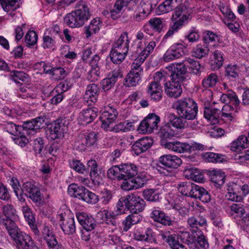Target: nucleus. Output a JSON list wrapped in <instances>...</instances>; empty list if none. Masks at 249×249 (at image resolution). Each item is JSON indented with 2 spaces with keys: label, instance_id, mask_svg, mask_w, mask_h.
Returning <instances> with one entry per match:
<instances>
[{
  "label": "nucleus",
  "instance_id": "f257e3e1",
  "mask_svg": "<svg viewBox=\"0 0 249 249\" xmlns=\"http://www.w3.org/2000/svg\"><path fill=\"white\" fill-rule=\"evenodd\" d=\"M4 226L17 249H36L38 248L32 238L22 231L15 222L8 221Z\"/></svg>",
  "mask_w": 249,
  "mask_h": 249
},
{
  "label": "nucleus",
  "instance_id": "f03ea898",
  "mask_svg": "<svg viewBox=\"0 0 249 249\" xmlns=\"http://www.w3.org/2000/svg\"><path fill=\"white\" fill-rule=\"evenodd\" d=\"M173 108L178 115L188 120H194L197 114L198 107L196 102L190 98H183L175 101Z\"/></svg>",
  "mask_w": 249,
  "mask_h": 249
},
{
  "label": "nucleus",
  "instance_id": "7ed1b4c3",
  "mask_svg": "<svg viewBox=\"0 0 249 249\" xmlns=\"http://www.w3.org/2000/svg\"><path fill=\"white\" fill-rule=\"evenodd\" d=\"M178 189L182 195L199 199L203 202L207 203L211 200L210 195L205 188L192 182H181Z\"/></svg>",
  "mask_w": 249,
  "mask_h": 249
},
{
  "label": "nucleus",
  "instance_id": "20e7f679",
  "mask_svg": "<svg viewBox=\"0 0 249 249\" xmlns=\"http://www.w3.org/2000/svg\"><path fill=\"white\" fill-rule=\"evenodd\" d=\"M21 192L30 198L38 205H42L44 202L43 196L41 194L39 188L34 181H26L21 188Z\"/></svg>",
  "mask_w": 249,
  "mask_h": 249
},
{
  "label": "nucleus",
  "instance_id": "39448f33",
  "mask_svg": "<svg viewBox=\"0 0 249 249\" xmlns=\"http://www.w3.org/2000/svg\"><path fill=\"white\" fill-rule=\"evenodd\" d=\"M57 218L60 219L61 228L67 234H73L75 232L76 227L72 214L66 207L63 211L60 210Z\"/></svg>",
  "mask_w": 249,
  "mask_h": 249
},
{
  "label": "nucleus",
  "instance_id": "423d86ee",
  "mask_svg": "<svg viewBox=\"0 0 249 249\" xmlns=\"http://www.w3.org/2000/svg\"><path fill=\"white\" fill-rule=\"evenodd\" d=\"M46 116L43 114L37 117L23 123L22 129L23 133L29 135H34L44 127L43 124L47 123Z\"/></svg>",
  "mask_w": 249,
  "mask_h": 249
},
{
  "label": "nucleus",
  "instance_id": "0eeeda50",
  "mask_svg": "<svg viewBox=\"0 0 249 249\" xmlns=\"http://www.w3.org/2000/svg\"><path fill=\"white\" fill-rule=\"evenodd\" d=\"M160 117L155 113H150L140 124L138 131L142 134L151 133L157 130Z\"/></svg>",
  "mask_w": 249,
  "mask_h": 249
},
{
  "label": "nucleus",
  "instance_id": "6e6552de",
  "mask_svg": "<svg viewBox=\"0 0 249 249\" xmlns=\"http://www.w3.org/2000/svg\"><path fill=\"white\" fill-rule=\"evenodd\" d=\"M185 46L181 43L172 45L165 52L162 59L165 62H169L180 58L184 54Z\"/></svg>",
  "mask_w": 249,
  "mask_h": 249
},
{
  "label": "nucleus",
  "instance_id": "1a4fd4ad",
  "mask_svg": "<svg viewBox=\"0 0 249 249\" xmlns=\"http://www.w3.org/2000/svg\"><path fill=\"white\" fill-rule=\"evenodd\" d=\"M118 114L115 108L109 106L106 107L101 116L102 122V128L106 131L108 129V128L112 126V124L116 119Z\"/></svg>",
  "mask_w": 249,
  "mask_h": 249
},
{
  "label": "nucleus",
  "instance_id": "9d476101",
  "mask_svg": "<svg viewBox=\"0 0 249 249\" xmlns=\"http://www.w3.org/2000/svg\"><path fill=\"white\" fill-rule=\"evenodd\" d=\"M67 129L64 120H57L54 122L49 128L48 137L52 140L59 139L63 136L64 132Z\"/></svg>",
  "mask_w": 249,
  "mask_h": 249
},
{
  "label": "nucleus",
  "instance_id": "9b49d317",
  "mask_svg": "<svg viewBox=\"0 0 249 249\" xmlns=\"http://www.w3.org/2000/svg\"><path fill=\"white\" fill-rule=\"evenodd\" d=\"M189 15L186 7L182 5L174 11L171 19L172 23L181 28L188 21Z\"/></svg>",
  "mask_w": 249,
  "mask_h": 249
},
{
  "label": "nucleus",
  "instance_id": "f8f14e48",
  "mask_svg": "<svg viewBox=\"0 0 249 249\" xmlns=\"http://www.w3.org/2000/svg\"><path fill=\"white\" fill-rule=\"evenodd\" d=\"M79 138H81V140H78L75 145L80 151H84L87 147L93 145L97 140V135L93 132L87 135H80Z\"/></svg>",
  "mask_w": 249,
  "mask_h": 249
},
{
  "label": "nucleus",
  "instance_id": "ddd939ff",
  "mask_svg": "<svg viewBox=\"0 0 249 249\" xmlns=\"http://www.w3.org/2000/svg\"><path fill=\"white\" fill-rule=\"evenodd\" d=\"M183 0H165L160 4L156 9L158 15L168 13L173 10L175 11L180 6H182Z\"/></svg>",
  "mask_w": 249,
  "mask_h": 249
},
{
  "label": "nucleus",
  "instance_id": "4468645a",
  "mask_svg": "<svg viewBox=\"0 0 249 249\" xmlns=\"http://www.w3.org/2000/svg\"><path fill=\"white\" fill-rule=\"evenodd\" d=\"M87 20L74 11L67 14L64 18L65 23L71 28L81 27L84 24L85 21Z\"/></svg>",
  "mask_w": 249,
  "mask_h": 249
},
{
  "label": "nucleus",
  "instance_id": "2eb2a0df",
  "mask_svg": "<svg viewBox=\"0 0 249 249\" xmlns=\"http://www.w3.org/2000/svg\"><path fill=\"white\" fill-rule=\"evenodd\" d=\"M153 143V139L149 137H144L135 142L132 149L135 154L139 155L149 149Z\"/></svg>",
  "mask_w": 249,
  "mask_h": 249
},
{
  "label": "nucleus",
  "instance_id": "dca6fc26",
  "mask_svg": "<svg viewBox=\"0 0 249 249\" xmlns=\"http://www.w3.org/2000/svg\"><path fill=\"white\" fill-rule=\"evenodd\" d=\"M42 237L46 241L49 249H64L62 245L58 244L55 236L48 227L44 228Z\"/></svg>",
  "mask_w": 249,
  "mask_h": 249
},
{
  "label": "nucleus",
  "instance_id": "f3484780",
  "mask_svg": "<svg viewBox=\"0 0 249 249\" xmlns=\"http://www.w3.org/2000/svg\"><path fill=\"white\" fill-rule=\"evenodd\" d=\"M159 238L166 242L171 249H187L183 245L179 243L176 239L175 234H171L167 232H161L158 235Z\"/></svg>",
  "mask_w": 249,
  "mask_h": 249
},
{
  "label": "nucleus",
  "instance_id": "a211bd4d",
  "mask_svg": "<svg viewBox=\"0 0 249 249\" xmlns=\"http://www.w3.org/2000/svg\"><path fill=\"white\" fill-rule=\"evenodd\" d=\"M179 80L168 81V83L165 84V91L167 95L171 97L177 98L180 96L182 93V88Z\"/></svg>",
  "mask_w": 249,
  "mask_h": 249
},
{
  "label": "nucleus",
  "instance_id": "6ab92c4d",
  "mask_svg": "<svg viewBox=\"0 0 249 249\" xmlns=\"http://www.w3.org/2000/svg\"><path fill=\"white\" fill-rule=\"evenodd\" d=\"M76 217L80 224L87 231H91L96 226L94 218L87 213L81 212L76 214Z\"/></svg>",
  "mask_w": 249,
  "mask_h": 249
},
{
  "label": "nucleus",
  "instance_id": "aec40b11",
  "mask_svg": "<svg viewBox=\"0 0 249 249\" xmlns=\"http://www.w3.org/2000/svg\"><path fill=\"white\" fill-rule=\"evenodd\" d=\"M129 210L131 213H141L144 209L145 202L139 196L132 194L128 195Z\"/></svg>",
  "mask_w": 249,
  "mask_h": 249
},
{
  "label": "nucleus",
  "instance_id": "412c9836",
  "mask_svg": "<svg viewBox=\"0 0 249 249\" xmlns=\"http://www.w3.org/2000/svg\"><path fill=\"white\" fill-rule=\"evenodd\" d=\"M1 211L3 215L5 218H1L0 220V224L5 226L6 223L8 221L15 222L14 220L18 218L17 211L13 205L7 204L2 207Z\"/></svg>",
  "mask_w": 249,
  "mask_h": 249
},
{
  "label": "nucleus",
  "instance_id": "4be33fe9",
  "mask_svg": "<svg viewBox=\"0 0 249 249\" xmlns=\"http://www.w3.org/2000/svg\"><path fill=\"white\" fill-rule=\"evenodd\" d=\"M159 162L166 167L175 169L180 165L182 160L177 156L165 155L159 158Z\"/></svg>",
  "mask_w": 249,
  "mask_h": 249
},
{
  "label": "nucleus",
  "instance_id": "5701e85b",
  "mask_svg": "<svg viewBox=\"0 0 249 249\" xmlns=\"http://www.w3.org/2000/svg\"><path fill=\"white\" fill-rule=\"evenodd\" d=\"M150 217L154 221L158 222L164 226L172 225L171 218L166 215L165 213L158 208H154L151 213Z\"/></svg>",
  "mask_w": 249,
  "mask_h": 249
},
{
  "label": "nucleus",
  "instance_id": "b1692460",
  "mask_svg": "<svg viewBox=\"0 0 249 249\" xmlns=\"http://www.w3.org/2000/svg\"><path fill=\"white\" fill-rule=\"evenodd\" d=\"M162 144L166 148L173 151L178 153H184L188 152L190 144L185 142H180L178 141L167 142L162 140Z\"/></svg>",
  "mask_w": 249,
  "mask_h": 249
},
{
  "label": "nucleus",
  "instance_id": "393cba45",
  "mask_svg": "<svg viewBox=\"0 0 249 249\" xmlns=\"http://www.w3.org/2000/svg\"><path fill=\"white\" fill-rule=\"evenodd\" d=\"M98 112V109L95 107L83 110L79 114V121L83 125L89 124L96 118Z\"/></svg>",
  "mask_w": 249,
  "mask_h": 249
},
{
  "label": "nucleus",
  "instance_id": "a878e982",
  "mask_svg": "<svg viewBox=\"0 0 249 249\" xmlns=\"http://www.w3.org/2000/svg\"><path fill=\"white\" fill-rule=\"evenodd\" d=\"M122 179H130L137 175L138 167L133 163H124L121 165Z\"/></svg>",
  "mask_w": 249,
  "mask_h": 249
},
{
  "label": "nucleus",
  "instance_id": "bb28decb",
  "mask_svg": "<svg viewBox=\"0 0 249 249\" xmlns=\"http://www.w3.org/2000/svg\"><path fill=\"white\" fill-rule=\"evenodd\" d=\"M131 213V214L128 215L122 223L123 230L124 231H127L132 225L138 224L142 220V217L139 214L140 213Z\"/></svg>",
  "mask_w": 249,
  "mask_h": 249
},
{
  "label": "nucleus",
  "instance_id": "cd10ccee",
  "mask_svg": "<svg viewBox=\"0 0 249 249\" xmlns=\"http://www.w3.org/2000/svg\"><path fill=\"white\" fill-rule=\"evenodd\" d=\"M129 39L127 32L122 33L114 42L113 48L128 51Z\"/></svg>",
  "mask_w": 249,
  "mask_h": 249
},
{
  "label": "nucleus",
  "instance_id": "c85d7f7f",
  "mask_svg": "<svg viewBox=\"0 0 249 249\" xmlns=\"http://www.w3.org/2000/svg\"><path fill=\"white\" fill-rule=\"evenodd\" d=\"M147 92L151 99L155 101H159L162 98V89L160 85L151 82L148 86Z\"/></svg>",
  "mask_w": 249,
  "mask_h": 249
},
{
  "label": "nucleus",
  "instance_id": "c756f323",
  "mask_svg": "<svg viewBox=\"0 0 249 249\" xmlns=\"http://www.w3.org/2000/svg\"><path fill=\"white\" fill-rule=\"evenodd\" d=\"M220 113L221 110L216 108L205 107L204 111V117L213 124L218 122Z\"/></svg>",
  "mask_w": 249,
  "mask_h": 249
},
{
  "label": "nucleus",
  "instance_id": "7c9ffc66",
  "mask_svg": "<svg viewBox=\"0 0 249 249\" xmlns=\"http://www.w3.org/2000/svg\"><path fill=\"white\" fill-rule=\"evenodd\" d=\"M184 62L187 64L189 70L191 71L192 73L197 76H199L204 69L200 62L194 58L186 57L184 59Z\"/></svg>",
  "mask_w": 249,
  "mask_h": 249
},
{
  "label": "nucleus",
  "instance_id": "2f4dec72",
  "mask_svg": "<svg viewBox=\"0 0 249 249\" xmlns=\"http://www.w3.org/2000/svg\"><path fill=\"white\" fill-rule=\"evenodd\" d=\"M102 22L99 18H95L92 19L88 26L84 27L86 37L89 38L92 35L98 32L101 27Z\"/></svg>",
  "mask_w": 249,
  "mask_h": 249
},
{
  "label": "nucleus",
  "instance_id": "473e14b6",
  "mask_svg": "<svg viewBox=\"0 0 249 249\" xmlns=\"http://www.w3.org/2000/svg\"><path fill=\"white\" fill-rule=\"evenodd\" d=\"M187 64L184 62V59L181 63H177L175 67L174 71L170 75L173 80L182 81L184 79L183 75L187 72Z\"/></svg>",
  "mask_w": 249,
  "mask_h": 249
},
{
  "label": "nucleus",
  "instance_id": "72a5a7b5",
  "mask_svg": "<svg viewBox=\"0 0 249 249\" xmlns=\"http://www.w3.org/2000/svg\"><path fill=\"white\" fill-rule=\"evenodd\" d=\"M88 170L92 180L99 178L102 171L96 160H90L87 163Z\"/></svg>",
  "mask_w": 249,
  "mask_h": 249
},
{
  "label": "nucleus",
  "instance_id": "f704fd0d",
  "mask_svg": "<svg viewBox=\"0 0 249 249\" xmlns=\"http://www.w3.org/2000/svg\"><path fill=\"white\" fill-rule=\"evenodd\" d=\"M100 89L95 84H91L87 86L85 98L90 100L92 102H95L97 100Z\"/></svg>",
  "mask_w": 249,
  "mask_h": 249
},
{
  "label": "nucleus",
  "instance_id": "c9c22d12",
  "mask_svg": "<svg viewBox=\"0 0 249 249\" xmlns=\"http://www.w3.org/2000/svg\"><path fill=\"white\" fill-rule=\"evenodd\" d=\"M128 52L127 51L124 52L123 50L113 48L110 53L111 61L114 64H120L124 60Z\"/></svg>",
  "mask_w": 249,
  "mask_h": 249
},
{
  "label": "nucleus",
  "instance_id": "e433bc0d",
  "mask_svg": "<svg viewBox=\"0 0 249 249\" xmlns=\"http://www.w3.org/2000/svg\"><path fill=\"white\" fill-rule=\"evenodd\" d=\"M240 70L237 65L229 64L225 67V76L231 81H236L239 78Z\"/></svg>",
  "mask_w": 249,
  "mask_h": 249
},
{
  "label": "nucleus",
  "instance_id": "4c0bfd02",
  "mask_svg": "<svg viewBox=\"0 0 249 249\" xmlns=\"http://www.w3.org/2000/svg\"><path fill=\"white\" fill-rule=\"evenodd\" d=\"M249 145L248 138L245 135H241L231 143V148L233 151H240Z\"/></svg>",
  "mask_w": 249,
  "mask_h": 249
},
{
  "label": "nucleus",
  "instance_id": "58836bf2",
  "mask_svg": "<svg viewBox=\"0 0 249 249\" xmlns=\"http://www.w3.org/2000/svg\"><path fill=\"white\" fill-rule=\"evenodd\" d=\"M180 241L186 244L190 249H199L195 242V237L188 231L181 232L178 235Z\"/></svg>",
  "mask_w": 249,
  "mask_h": 249
},
{
  "label": "nucleus",
  "instance_id": "ea45409f",
  "mask_svg": "<svg viewBox=\"0 0 249 249\" xmlns=\"http://www.w3.org/2000/svg\"><path fill=\"white\" fill-rule=\"evenodd\" d=\"M219 78L215 73H211L205 76L202 80L201 85L205 89L214 88L218 82Z\"/></svg>",
  "mask_w": 249,
  "mask_h": 249
},
{
  "label": "nucleus",
  "instance_id": "a19ab883",
  "mask_svg": "<svg viewBox=\"0 0 249 249\" xmlns=\"http://www.w3.org/2000/svg\"><path fill=\"white\" fill-rule=\"evenodd\" d=\"M206 218L200 215H193L189 217L187 220L188 226L192 228L197 229L206 224Z\"/></svg>",
  "mask_w": 249,
  "mask_h": 249
},
{
  "label": "nucleus",
  "instance_id": "79ce46f5",
  "mask_svg": "<svg viewBox=\"0 0 249 249\" xmlns=\"http://www.w3.org/2000/svg\"><path fill=\"white\" fill-rule=\"evenodd\" d=\"M211 179L216 187H220L225 182V175L220 170H213L210 173Z\"/></svg>",
  "mask_w": 249,
  "mask_h": 249
},
{
  "label": "nucleus",
  "instance_id": "37998d69",
  "mask_svg": "<svg viewBox=\"0 0 249 249\" xmlns=\"http://www.w3.org/2000/svg\"><path fill=\"white\" fill-rule=\"evenodd\" d=\"M175 131L169 122L162 124L158 132L160 137L162 139L172 138L175 135Z\"/></svg>",
  "mask_w": 249,
  "mask_h": 249
},
{
  "label": "nucleus",
  "instance_id": "c03bdc74",
  "mask_svg": "<svg viewBox=\"0 0 249 249\" xmlns=\"http://www.w3.org/2000/svg\"><path fill=\"white\" fill-rule=\"evenodd\" d=\"M171 77L169 74L164 71H157L153 75V83L160 85L161 86L163 84L165 87V84L168 83V79Z\"/></svg>",
  "mask_w": 249,
  "mask_h": 249
},
{
  "label": "nucleus",
  "instance_id": "a18cd8bd",
  "mask_svg": "<svg viewBox=\"0 0 249 249\" xmlns=\"http://www.w3.org/2000/svg\"><path fill=\"white\" fill-rule=\"evenodd\" d=\"M75 10L74 11L77 14L82 16L84 18L88 20L90 16L89 8L87 3L83 0H80L76 4Z\"/></svg>",
  "mask_w": 249,
  "mask_h": 249
},
{
  "label": "nucleus",
  "instance_id": "49530a36",
  "mask_svg": "<svg viewBox=\"0 0 249 249\" xmlns=\"http://www.w3.org/2000/svg\"><path fill=\"white\" fill-rule=\"evenodd\" d=\"M127 1L117 0L113 9L110 11L111 18L114 19L118 18L122 13L124 8L127 6Z\"/></svg>",
  "mask_w": 249,
  "mask_h": 249
},
{
  "label": "nucleus",
  "instance_id": "de8ad7c7",
  "mask_svg": "<svg viewBox=\"0 0 249 249\" xmlns=\"http://www.w3.org/2000/svg\"><path fill=\"white\" fill-rule=\"evenodd\" d=\"M3 129L14 136H19L21 131V126L17 125L12 122H4L2 124Z\"/></svg>",
  "mask_w": 249,
  "mask_h": 249
},
{
  "label": "nucleus",
  "instance_id": "09e8293b",
  "mask_svg": "<svg viewBox=\"0 0 249 249\" xmlns=\"http://www.w3.org/2000/svg\"><path fill=\"white\" fill-rule=\"evenodd\" d=\"M151 28L154 31L160 33L165 26V20L159 18H153L148 21Z\"/></svg>",
  "mask_w": 249,
  "mask_h": 249
},
{
  "label": "nucleus",
  "instance_id": "8fccbe9b",
  "mask_svg": "<svg viewBox=\"0 0 249 249\" xmlns=\"http://www.w3.org/2000/svg\"><path fill=\"white\" fill-rule=\"evenodd\" d=\"M169 122L174 127L179 129L184 128L187 125L186 121L180 116H177L174 114H170L168 116Z\"/></svg>",
  "mask_w": 249,
  "mask_h": 249
},
{
  "label": "nucleus",
  "instance_id": "3c124183",
  "mask_svg": "<svg viewBox=\"0 0 249 249\" xmlns=\"http://www.w3.org/2000/svg\"><path fill=\"white\" fill-rule=\"evenodd\" d=\"M20 1L21 0H0V4L3 9L8 12L18 9L20 6Z\"/></svg>",
  "mask_w": 249,
  "mask_h": 249
},
{
  "label": "nucleus",
  "instance_id": "603ef678",
  "mask_svg": "<svg viewBox=\"0 0 249 249\" xmlns=\"http://www.w3.org/2000/svg\"><path fill=\"white\" fill-rule=\"evenodd\" d=\"M86 189V188L84 187H79L75 184H71L68 187V192L71 196L82 199Z\"/></svg>",
  "mask_w": 249,
  "mask_h": 249
},
{
  "label": "nucleus",
  "instance_id": "864d4df0",
  "mask_svg": "<svg viewBox=\"0 0 249 249\" xmlns=\"http://www.w3.org/2000/svg\"><path fill=\"white\" fill-rule=\"evenodd\" d=\"M146 59L144 57L141 56L140 54L134 59L131 65V70L130 71L132 72H137L141 75L143 72V67L142 65Z\"/></svg>",
  "mask_w": 249,
  "mask_h": 249
},
{
  "label": "nucleus",
  "instance_id": "5fc2aeb1",
  "mask_svg": "<svg viewBox=\"0 0 249 249\" xmlns=\"http://www.w3.org/2000/svg\"><path fill=\"white\" fill-rule=\"evenodd\" d=\"M140 80L141 75L137 72L129 71L124 79L125 85L128 87L136 86Z\"/></svg>",
  "mask_w": 249,
  "mask_h": 249
},
{
  "label": "nucleus",
  "instance_id": "6e6d98bb",
  "mask_svg": "<svg viewBox=\"0 0 249 249\" xmlns=\"http://www.w3.org/2000/svg\"><path fill=\"white\" fill-rule=\"evenodd\" d=\"M209 51V50L207 47L200 44L193 48L192 53L194 57L201 59L207 56L208 54Z\"/></svg>",
  "mask_w": 249,
  "mask_h": 249
},
{
  "label": "nucleus",
  "instance_id": "4d7b16f0",
  "mask_svg": "<svg viewBox=\"0 0 249 249\" xmlns=\"http://www.w3.org/2000/svg\"><path fill=\"white\" fill-rule=\"evenodd\" d=\"M134 189L136 190L143 187L146 183L147 178L144 173L139 174L136 177L131 178Z\"/></svg>",
  "mask_w": 249,
  "mask_h": 249
},
{
  "label": "nucleus",
  "instance_id": "13d9d810",
  "mask_svg": "<svg viewBox=\"0 0 249 249\" xmlns=\"http://www.w3.org/2000/svg\"><path fill=\"white\" fill-rule=\"evenodd\" d=\"M126 209L129 210L128 195H127L125 197H121L119 199L117 204L116 212L120 215L123 214L125 213Z\"/></svg>",
  "mask_w": 249,
  "mask_h": 249
},
{
  "label": "nucleus",
  "instance_id": "bf43d9fd",
  "mask_svg": "<svg viewBox=\"0 0 249 249\" xmlns=\"http://www.w3.org/2000/svg\"><path fill=\"white\" fill-rule=\"evenodd\" d=\"M21 93H19V95L22 98H30L36 99L37 96V92L36 90H34L29 87H21L19 89Z\"/></svg>",
  "mask_w": 249,
  "mask_h": 249
},
{
  "label": "nucleus",
  "instance_id": "052dcab7",
  "mask_svg": "<svg viewBox=\"0 0 249 249\" xmlns=\"http://www.w3.org/2000/svg\"><path fill=\"white\" fill-rule=\"evenodd\" d=\"M108 177L111 179H122L120 165L113 166L109 169L107 172Z\"/></svg>",
  "mask_w": 249,
  "mask_h": 249
},
{
  "label": "nucleus",
  "instance_id": "680f3d73",
  "mask_svg": "<svg viewBox=\"0 0 249 249\" xmlns=\"http://www.w3.org/2000/svg\"><path fill=\"white\" fill-rule=\"evenodd\" d=\"M9 76L16 83H19V81H25L28 78V75L26 73L18 71H11Z\"/></svg>",
  "mask_w": 249,
  "mask_h": 249
},
{
  "label": "nucleus",
  "instance_id": "e2e57ef3",
  "mask_svg": "<svg viewBox=\"0 0 249 249\" xmlns=\"http://www.w3.org/2000/svg\"><path fill=\"white\" fill-rule=\"evenodd\" d=\"M143 196L145 199L149 201H157L160 199V195L152 189L145 190L143 191Z\"/></svg>",
  "mask_w": 249,
  "mask_h": 249
},
{
  "label": "nucleus",
  "instance_id": "0e129e2a",
  "mask_svg": "<svg viewBox=\"0 0 249 249\" xmlns=\"http://www.w3.org/2000/svg\"><path fill=\"white\" fill-rule=\"evenodd\" d=\"M203 157L207 161L211 162H221L224 159L223 155L213 152L205 153L204 154Z\"/></svg>",
  "mask_w": 249,
  "mask_h": 249
},
{
  "label": "nucleus",
  "instance_id": "69168bd1",
  "mask_svg": "<svg viewBox=\"0 0 249 249\" xmlns=\"http://www.w3.org/2000/svg\"><path fill=\"white\" fill-rule=\"evenodd\" d=\"M82 200L88 203L94 204L98 201L99 198L98 196L86 189Z\"/></svg>",
  "mask_w": 249,
  "mask_h": 249
},
{
  "label": "nucleus",
  "instance_id": "338daca9",
  "mask_svg": "<svg viewBox=\"0 0 249 249\" xmlns=\"http://www.w3.org/2000/svg\"><path fill=\"white\" fill-rule=\"evenodd\" d=\"M184 173L186 177L192 178L196 181L199 182L202 179L201 175L199 174V171L196 168H186L185 170Z\"/></svg>",
  "mask_w": 249,
  "mask_h": 249
},
{
  "label": "nucleus",
  "instance_id": "774afa93",
  "mask_svg": "<svg viewBox=\"0 0 249 249\" xmlns=\"http://www.w3.org/2000/svg\"><path fill=\"white\" fill-rule=\"evenodd\" d=\"M55 37L50 36L45 32L43 37L42 46L44 48H53L55 46L56 43Z\"/></svg>",
  "mask_w": 249,
  "mask_h": 249
}]
</instances>
